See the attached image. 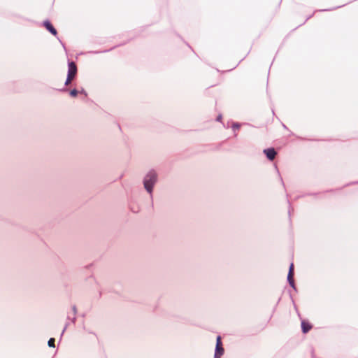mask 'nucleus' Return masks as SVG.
<instances>
[{"mask_svg":"<svg viewBox=\"0 0 358 358\" xmlns=\"http://www.w3.org/2000/svg\"><path fill=\"white\" fill-rule=\"evenodd\" d=\"M157 181V174L154 171L149 172L144 179V187L145 189L151 193L152 187Z\"/></svg>","mask_w":358,"mask_h":358,"instance_id":"f257e3e1","label":"nucleus"},{"mask_svg":"<svg viewBox=\"0 0 358 358\" xmlns=\"http://www.w3.org/2000/svg\"><path fill=\"white\" fill-rule=\"evenodd\" d=\"M77 74V66L74 62L69 63V71L66 80L65 82L66 85H69L71 81L74 79Z\"/></svg>","mask_w":358,"mask_h":358,"instance_id":"f03ea898","label":"nucleus"},{"mask_svg":"<svg viewBox=\"0 0 358 358\" xmlns=\"http://www.w3.org/2000/svg\"><path fill=\"white\" fill-rule=\"evenodd\" d=\"M224 353V348L221 341V337L218 336L216 341V349L215 353V358H220Z\"/></svg>","mask_w":358,"mask_h":358,"instance_id":"7ed1b4c3","label":"nucleus"},{"mask_svg":"<svg viewBox=\"0 0 358 358\" xmlns=\"http://www.w3.org/2000/svg\"><path fill=\"white\" fill-rule=\"evenodd\" d=\"M264 153L266 155L267 158L271 161L273 160L277 155L276 151L273 148L264 150Z\"/></svg>","mask_w":358,"mask_h":358,"instance_id":"20e7f679","label":"nucleus"},{"mask_svg":"<svg viewBox=\"0 0 358 358\" xmlns=\"http://www.w3.org/2000/svg\"><path fill=\"white\" fill-rule=\"evenodd\" d=\"M313 328L312 324L306 320L301 322V329L303 334H307Z\"/></svg>","mask_w":358,"mask_h":358,"instance_id":"39448f33","label":"nucleus"},{"mask_svg":"<svg viewBox=\"0 0 358 358\" xmlns=\"http://www.w3.org/2000/svg\"><path fill=\"white\" fill-rule=\"evenodd\" d=\"M44 27L54 36H56L57 32L56 29L52 26V24L48 21L46 20L43 22Z\"/></svg>","mask_w":358,"mask_h":358,"instance_id":"423d86ee","label":"nucleus"},{"mask_svg":"<svg viewBox=\"0 0 358 358\" xmlns=\"http://www.w3.org/2000/svg\"><path fill=\"white\" fill-rule=\"evenodd\" d=\"M287 280L289 281V285L292 287H294V273H288Z\"/></svg>","mask_w":358,"mask_h":358,"instance_id":"0eeeda50","label":"nucleus"},{"mask_svg":"<svg viewBox=\"0 0 358 358\" xmlns=\"http://www.w3.org/2000/svg\"><path fill=\"white\" fill-rule=\"evenodd\" d=\"M55 338H51L49 341H48V346L49 347H52V348H55Z\"/></svg>","mask_w":358,"mask_h":358,"instance_id":"6e6552de","label":"nucleus"},{"mask_svg":"<svg viewBox=\"0 0 358 358\" xmlns=\"http://www.w3.org/2000/svg\"><path fill=\"white\" fill-rule=\"evenodd\" d=\"M78 91L76 89H73L70 91V95L73 97H76L78 95Z\"/></svg>","mask_w":358,"mask_h":358,"instance_id":"1a4fd4ad","label":"nucleus"},{"mask_svg":"<svg viewBox=\"0 0 358 358\" xmlns=\"http://www.w3.org/2000/svg\"><path fill=\"white\" fill-rule=\"evenodd\" d=\"M241 125L238 123H234L232 125V128L234 129H239Z\"/></svg>","mask_w":358,"mask_h":358,"instance_id":"9d476101","label":"nucleus"},{"mask_svg":"<svg viewBox=\"0 0 358 358\" xmlns=\"http://www.w3.org/2000/svg\"><path fill=\"white\" fill-rule=\"evenodd\" d=\"M289 273H294V264H291L289 269Z\"/></svg>","mask_w":358,"mask_h":358,"instance_id":"9b49d317","label":"nucleus"},{"mask_svg":"<svg viewBox=\"0 0 358 358\" xmlns=\"http://www.w3.org/2000/svg\"><path fill=\"white\" fill-rule=\"evenodd\" d=\"M221 118H222V116H221V115H219V116L217 117V120H218V121H220V120H221Z\"/></svg>","mask_w":358,"mask_h":358,"instance_id":"f8f14e48","label":"nucleus"}]
</instances>
